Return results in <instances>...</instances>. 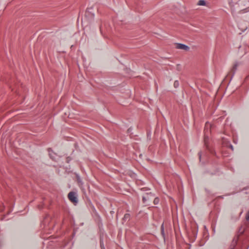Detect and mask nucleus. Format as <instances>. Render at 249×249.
Listing matches in <instances>:
<instances>
[{"label":"nucleus","instance_id":"obj_1","mask_svg":"<svg viewBox=\"0 0 249 249\" xmlns=\"http://www.w3.org/2000/svg\"><path fill=\"white\" fill-rule=\"evenodd\" d=\"M155 197V195L151 192L147 193L142 197V201L144 204L149 205V202Z\"/></svg>","mask_w":249,"mask_h":249},{"label":"nucleus","instance_id":"obj_2","mask_svg":"<svg viewBox=\"0 0 249 249\" xmlns=\"http://www.w3.org/2000/svg\"><path fill=\"white\" fill-rule=\"evenodd\" d=\"M68 197L71 202L76 205L78 202V195L76 192L71 191L68 195Z\"/></svg>","mask_w":249,"mask_h":249},{"label":"nucleus","instance_id":"obj_3","mask_svg":"<svg viewBox=\"0 0 249 249\" xmlns=\"http://www.w3.org/2000/svg\"><path fill=\"white\" fill-rule=\"evenodd\" d=\"M238 66V63H236L234 64V65L233 66L231 71H230V72L228 73L227 76L229 78H230V80L231 81L232 78H233L236 71V70L237 69V67Z\"/></svg>","mask_w":249,"mask_h":249},{"label":"nucleus","instance_id":"obj_4","mask_svg":"<svg viewBox=\"0 0 249 249\" xmlns=\"http://www.w3.org/2000/svg\"><path fill=\"white\" fill-rule=\"evenodd\" d=\"M208 138H206V137H205V138H204V145H205V146L206 147V149L209 151V152L211 154H213V155H215V152L213 149H212L211 147H210L209 145L207 144V141L208 140Z\"/></svg>","mask_w":249,"mask_h":249},{"label":"nucleus","instance_id":"obj_5","mask_svg":"<svg viewBox=\"0 0 249 249\" xmlns=\"http://www.w3.org/2000/svg\"><path fill=\"white\" fill-rule=\"evenodd\" d=\"M76 180L77 182L78 186L82 188L83 185V182L79 174L75 173Z\"/></svg>","mask_w":249,"mask_h":249},{"label":"nucleus","instance_id":"obj_6","mask_svg":"<svg viewBox=\"0 0 249 249\" xmlns=\"http://www.w3.org/2000/svg\"><path fill=\"white\" fill-rule=\"evenodd\" d=\"M92 8H88L85 13V16L93 18L94 17V14L92 12Z\"/></svg>","mask_w":249,"mask_h":249},{"label":"nucleus","instance_id":"obj_7","mask_svg":"<svg viewBox=\"0 0 249 249\" xmlns=\"http://www.w3.org/2000/svg\"><path fill=\"white\" fill-rule=\"evenodd\" d=\"M176 48L178 49L184 50L185 51H188L190 49L189 46L181 43L177 44Z\"/></svg>","mask_w":249,"mask_h":249},{"label":"nucleus","instance_id":"obj_8","mask_svg":"<svg viewBox=\"0 0 249 249\" xmlns=\"http://www.w3.org/2000/svg\"><path fill=\"white\" fill-rule=\"evenodd\" d=\"M49 151V155L51 159H52L53 160H56V155L55 153L53 152L50 148L48 149Z\"/></svg>","mask_w":249,"mask_h":249},{"label":"nucleus","instance_id":"obj_9","mask_svg":"<svg viewBox=\"0 0 249 249\" xmlns=\"http://www.w3.org/2000/svg\"><path fill=\"white\" fill-rule=\"evenodd\" d=\"M197 5L200 6H204L206 5V1L204 0H199L197 3Z\"/></svg>","mask_w":249,"mask_h":249},{"label":"nucleus","instance_id":"obj_10","mask_svg":"<svg viewBox=\"0 0 249 249\" xmlns=\"http://www.w3.org/2000/svg\"><path fill=\"white\" fill-rule=\"evenodd\" d=\"M159 202H160V199L159 198V197H154L153 203L155 205H158L159 203Z\"/></svg>","mask_w":249,"mask_h":249},{"label":"nucleus","instance_id":"obj_11","mask_svg":"<svg viewBox=\"0 0 249 249\" xmlns=\"http://www.w3.org/2000/svg\"><path fill=\"white\" fill-rule=\"evenodd\" d=\"M179 84L178 80L175 81L174 83V87L175 88H178L179 87Z\"/></svg>","mask_w":249,"mask_h":249},{"label":"nucleus","instance_id":"obj_12","mask_svg":"<svg viewBox=\"0 0 249 249\" xmlns=\"http://www.w3.org/2000/svg\"><path fill=\"white\" fill-rule=\"evenodd\" d=\"M198 154V156H199V160H200V161H201V152H199Z\"/></svg>","mask_w":249,"mask_h":249},{"label":"nucleus","instance_id":"obj_13","mask_svg":"<svg viewBox=\"0 0 249 249\" xmlns=\"http://www.w3.org/2000/svg\"><path fill=\"white\" fill-rule=\"evenodd\" d=\"M245 218H249V210L247 213Z\"/></svg>","mask_w":249,"mask_h":249},{"label":"nucleus","instance_id":"obj_14","mask_svg":"<svg viewBox=\"0 0 249 249\" xmlns=\"http://www.w3.org/2000/svg\"><path fill=\"white\" fill-rule=\"evenodd\" d=\"M71 160V159L70 157H67V162L68 163H69V161H70Z\"/></svg>","mask_w":249,"mask_h":249},{"label":"nucleus","instance_id":"obj_15","mask_svg":"<svg viewBox=\"0 0 249 249\" xmlns=\"http://www.w3.org/2000/svg\"><path fill=\"white\" fill-rule=\"evenodd\" d=\"M229 147L232 150H233V147L231 144H229Z\"/></svg>","mask_w":249,"mask_h":249},{"label":"nucleus","instance_id":"obj_16","mask_svg":"<svg viewBox=\"0 0 249 249\" xmlns=\"http://www.w3.org/2000/svg\"><path fill=\"white\" fill-rule=\"evenodd\" d=\"M141 190L143 191H145L147 190V189H146L145 188H143L141 189Z\"/></svg>","mask_w":249,"mask_h":249},{"label":"nucleus","instance_id":"obj_17","mask_svg":"<svg viewBox=\"0 0 249 249\" xmlns=\"http://www.w3.org/2000/svg\"><path fill=\"white\" fill-rule=\"evenodd\" d=\"M126 214H125L124 218H126Z\"/></svg>","mask_w":249,"mask_h":249},{"label":"nucleus","instance_id":"obj_18","mask_svg":"<svg viewBox=\"0 0 249 249\" xmlns=\"http://www.w3.org/2000/svg\"><path fill=\"white\" fill-rule=\"evenodd\" d=\"M220 197L221 198H223V197L222 196H220Z\"/></svg>","mask_w":249,"mask_h":249}]
</instances>
